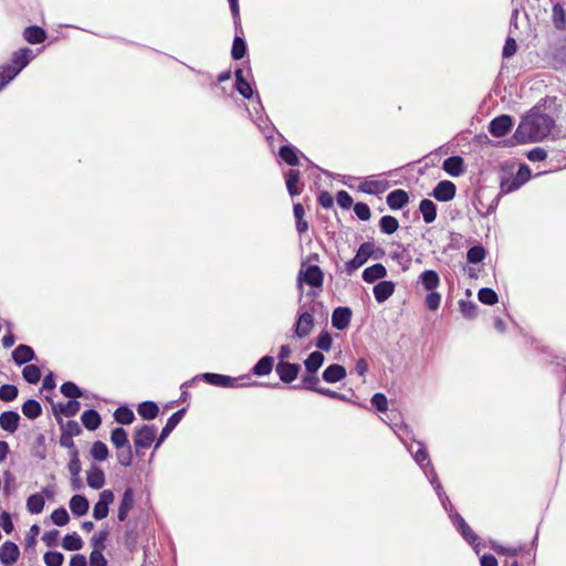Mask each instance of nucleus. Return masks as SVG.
Segmentation results:
<instances>
[{"label":"nucleus","mask_w":566,"mask_h":566,"mask_svg":"<svg viewBox=\"0 0 566 566\" xmlns=\"http://www.w3.org/2000/svg\"><path fill=\"white\" fill-rule=\"evenodd\" d=\"M554 127L555 120L552 116L532 109L521 119L507 145L539 143L551 134Z\"/></svg>","instance_id":"obj_1"},{"label":"nucleus","mask_w":566,"mask_h":566,"mask_svg":"<svg viewBox=\"0 0 566 566\" xmlns=\"http://www.w3.org/2000/svg\"><path fill=\"white\" fill-rule=\"evenodd\" d=\"M302 268H304V263L302 264ZM296 281L297 289L301 294L303 293L304 283L315 289H322L324 282V273L318 265H308L305 270L301 269L298 271ZM301 300L302 295L300 296V301Z\"/></svg>","instance_id":"obj_2"},{"label":"nucleus","mask_w":566,"mask_h":566,"mask_svg":"<svg viewBox=\"0 0 566 566\" xmlns=\"http://www.w3.org/2000/svg\"><path fill=\"white\" fill-rule=\"evenodd\" d=\"M157 428L153 424H143L134 430V446L137 455L140 450L148 449L156 439Z\"/></svg>","instance_id":"obj_3"},{"label":"nucleus","mask_w":566,"mask_h":566,"mask_svg":"<svg viewBox=\"0 0 566 566\" xmlns=\"http://www.w3.org/2000/svg\"><path fill=\"white\" fill-rule=\"evenodd\" d=\"M34 57L33 52L29 48L15 51L11 57V64L4 66L9 70V80H13Z\"/></svg>","instance_id":"obj_4"},{"label":"nucleus","mask_w":566,"mask_h":566,"mask_svg":"<svg viewBox=\"0 0 566 566\" xmlns=\"http://www.w3.org/2000/svg\"><path fill=\"white\" fill-rule=\"evenodd\" d=\"M375 244L374 242H364L358 248L356 255L346 262L345 270L348 275H352L356 270L363 266L367 260L374 254Z\"/></svg>","instance_id":"obj_5"},{"label":"nucleus","mask_w":566,"mask_h":566,"mask_svg":"<svg viewBox=\"0 0 566 566\" xmlns=\"http://www.w3.org/2000/svg\"><path fill=\"white\" fill-rule=\"evenodd\" d=\"M314 327V317L312 313L305 311L298 313L294 324V334L297 338L307 337Z\"/></svg>","instance_id":"obj_6"},{"label":"nucleus","mask_w":566,"mask_h":566,"mask_svg":"<svg viewBox=\"0 0 566 566\" xmlns=\"http://www.w3.org/2000/svg\"><path fill=\"white\" fill-rule=\"evenodd\" d=\"M114 501V493L111 490H103L99 493L98 501L95 503L93 509V516L99 521L108 515V506Z\"/></svg>","instance_id":"obj_7"},{"label":"nucleus","mask_w":566,"mask_h":566,"mask_svg":"<svg viewBox=\"0 0 566 566\" xmlns=\"http://www.w3.org/2000/svg\"><path fill=\"white\" fill-rule=\"evenodd\" d=\"M512 125L513 118L510 115H500L491 120L489 132L494 137H503L511 130Z\"/></svg>","instance_id":"obj_8"},{"label":"nucleus","mask_w":566,"mask_h":566,"mask_svg":"<svg viewBox=\"0 0 566 566\" xmlns=\"http://www.w3.org/2000/svg\"><path fill=\"white\" fill-rule=\"evenodd\" d=\"M300 370L301 366L298 364L289 361H280L275 367L276 374L285 384H290L295 380Z\"/></svg>","instance_id":"obj_9"},{"label":"nucleus","mask_w":566,"mask_h":566,"mask_svg":"<svg viewBox=\"0 0 566 566\" xmlns=\"http://www.w3.org/2000/svg\"><path fill=\"white\" fill-rule=\"evenodd\" d=\"M186 413V409H179L174 412L169 419L167 420L165 427L163 428L159 438L156 441L155 449H158L160 444L168 438V436L172 432V430L178 426Z\"/></svg>","instance_id":"obj_10"},{"label":"nucleus","mask_w":566,"mask_h":566,"mask_svg":"<svg viewBox=\"0 0 566 566\" xmlns=\"http://www.w3.org/2000/svg\"><path fill=\"white\" fill-rule=\"evenodd\" d=\"M455 185L452 181L443 180L438 182L432 191V196L434 199L441 202L450 201L455 196Z\"/></svg>","instance_id":"obj_11"},{"label":"nucleus","mask_w":566,"mask_h":566,"mask_svg":"<svg viewBox=\"0 0 566 566\" xmlns=\"http://www.w3.org/2000/svg\"><path fill=\"white\" fill-rule=\"evenodd\" d=\"M200 377H202L208 384L217 387L234 388L240 386L238 378H232L226 375L205 373Z\"/></svg>","instance_id":"obj_12"},{"label":"nucleus","mask_w":566,"mask_h":566,"mask_svg":"<svg viewBox=\"0 0 566 566\" xmlns=\"http://www.w3.org/2000/svg\"><path fill=\"white\" fill-rule=\"evenodd\" d=\"M20 555L19 547L15 543L7 541L0 546V562L6 566L13 565Z\"/></svg>","instance_id":"obj_13"},{"label":"nucleus","mask_w":566,"mask_h":566,"mask_svg":"<svg viewBox=\"0 0 566 566\" xmlns=\"http://www.w3.org/2000/svg\"><path fill=\"white\" fill-rule=\"evenodd\" d=\"M352 319V310L349 307H336L332 314V325L343 331L348 327Z\"/></svg>","instance_id":"obj_14"},{"label":"nucleus","mask_w":566,"mask_h":566,"mask_svg":"<svg viewBox=\"0 0 566 566\" xmlns=\"http://www.w3.org/2000/svg\"><path fill=\"white\" fill-rule=\"evenodd\" d=\"M81 408V405L77 400H69L67 402H59L52 405L53 413L56 420L61 419L60 415H63L67 418L75 416Z\"/></svg>","instance_id":"obj_15"},{"label":"nucleus","mask_w":566,"mask_h":566,"mask_svg":"<svg viewBox=\"0 0 566 566\" xmlns=\"http://www.w3.org/2000/svg\"><path fill=\"white\" fill-rule=\"evenodd\" d=\"M20 419V415L17 411H3L0 415V428L9 433H14L19 428Z\"/></svg>","instance_id":"obj_16"},{"label":"nucleus","mask_w":566,"mask_h":566,"mask_svg":"<svg viewBox=\"0 0 566 566\" xmlns=\"http://www.w3.org/2000/svg\"><path fill=\"white\" fill-rule=\"evenodd\" d=\"M395 283L392 281H380L378 282L374 289L375 300L381 304L386 302L395 292Z\"/></svg>","instance_id":"obj_17"},{"label":"nucleus","mask_w":566,"mask_h":566,"mask_svg":"<svg viewBox=\"0 0 566 566\" xmlns=\"http://www.w3.org/2000/svg\"><path fill=\"white\" fill-rule=\"evenodd\" d=\"M442 169L452 177H459L464 172V161L460 156H451L444 159Z\"/></svg>","instance_id":"obj_18"},{"label":"nucleus","mask_w":566,"mask_h":566,"mask_svg":"<svg viewBox=\"0 0 566 566\" xmlns=\"http://www.w3.org/2000/svg\"><path fill=\"white\" fill-rule=\"evenodd\" d=\"M12 359L19 366L35 359V354L29 345L20 344L12 352Z\"/></svg>","instance_id":"obj_19"},{"label":"nucleus","mask_w":566,"mask_h":566,"mask_svg":"<svg viewBox=\"0 0 566 566\" xmlns=\"http://www.w3.org/2000/svg\"><path fill=\"white\" fill-rule=\"evenodd\" d=\"M134 506V491L130 488H127L124 491L122 501L118 506L117 517L120 522H124L127 518L128 512Z\"/></svg>","instance_id":"obj_20"},{"label":"nucleus","mask_w":566,"mask_h":566,"mask_svg":"<svg viewBox=\"0 0 566 566\" xmlns=\"http://www.w3.org/2000/svg\"><path fill=\"white\" fill-rule=\"evenodd\" d=\"M347 373L344 366L338 364L329 365L322 375L323 380L326 382H337L346 377Z\"/></svg>","instance_id":"obj_21"},{"label":"nucleus","mask_w":566,"mask_h":566,"mask_svg":"<svg viewBox=\"0 0 566 566\" xmlns=\"http://www.w3.org/2000/svg\"><path fill=\"white\" fill-rule=\"evenodd\" d=\"M386 201L390 209L398 210L408 203L409 197L405 190L396 189L387 196Z\"/></svg>","instance_id":"obj_22"},{"label":"nucleus","mask_w":566,"mask_h":566,"mask_svg":"<svg viewBox=\"0 0 566 566\" xmlns=\"http://www.w3.org/2000/svg\"><path fill=\"white\" fill-rule=\"evenodd\" d=\"M87 484L94 490H99L105 484V474L101 468L93 464L87 471Z\"/></svg>","instance_id":"obj_23"},{"label":"nucleus","mask_w":566,"mask_h":566,"mask_svg":"<svg viewBox=\"0 0 566 566\" xmlns=\"http://www.w3.org/2000/svg\"><path fill=\"white\" fill-rule=\"evenodd\" d=\"M386 275V268L380 263H376L371 266L366 268L361 276L366 283H374L377 280L384 279Z\"/></svg>","instance_id":"obj_24"},{"label":"nucleus","mask_w":566,"mask_h":566,"mask_svg":"<svg viewBox=\"0 0 566 566\" xmlns=\"http://www.w3.org/2000/svg\"><path fill=\"white\" fill-rule=\"evenodd\" d=\"M90 503L84 495L75 494L70 500V510L75 516H83L87 513Z\"/></svg>","instance_id":"obj_25"},{"label":"nucleus","mask_w":566,"mask_h":566,"mask_svg":"<svg viewBox=\"0 0 566 566\" xmlns=\"http://www.w3.org/2000/svg\"><path fill=\"white\" fill-rule=\"evenodd\" d=\"M419 281L424 290L433 291L440 284V276L433 270H426L419 275Z\"/></svg>","instance_id":"obj_26"},{"label":"nucleus","mask_w":566,"mask_h":566,"mask_svg":"<svg viewBox=\"0 0 566 566\" xmlns=\"http://www.w3.org/2000/svg\"><path fill=\"white\" fill-rule=\"evenodd\" d=\"M137 412L144 420H153L158 416L159 408L156 402L147 400L138 405Z\"/></svg>","instance_id":"obj_27"},{"label":"nucleus","mask_w":566,"mask_h":566,"mask_svg":"<svg viewBox=\"0 0 566 566\" xmlns=\"http://www.w3.org/2000/svg\"><path fill=\"white\" fill-rule=\"evenodd\" d=\"M419 210L426 223H432L437 218V206L430 199H422L419 205Z\"/></svg>","instance_id":"obj_28"},{"label":"nucleus","mask_w":566,"mask_h":566,"mask_svg":"<svg viewBox=\"0 0 566 566\" xmlns=\"http://www.w3.org/2000/svg\"><path fill=\"white\" fill-rule=\"evenodd\" d=\"M83 426L91 431L96 430L102 422L99 413L94 409L85 410L81 417Z\"/></svg>","instance_id":"obj_29"},{"label":"nucleus","mask_w":566,"mask_h":566,"mask_svg":"<svg viewBox=\"0 0 566 566\" xmlns=\"http://www.w3.org/2000/svg\"><path fill=\"white\" fill-rule=\"evenodd\" d=\"M279 155L290 166H297L300 164L298 150L292 145L281 146Z\"/></svg>","instance_id":"obj_30"},{"label":"nucleus","mask_w":566,"mask_h":566,"mask_svg":"<svg viewBox=\"0 0 566 566\" xmlns=\"http://www.w3.org/2000/svg\"><path fill=\"white\" fill-rule=\"evenodd\" d=\"M23 36L31 44H40L45 40L46 33L42 28L32 25L25 28Z\"/></svg>","instance_id":"obj_31"},{"label":"nucleus","mask_w":566,"mask_h":566,"mask_svg":"<svg viewBox=\"0 0 566 566\" xmlns=\"http://www.w3.org/2000/svg\"><path fill=\"white\" fill-rule=\"evenodd\" d=\"M324 355L316 350L308 355V357L304 360V366L307 373L316 374V371L321 368L324 363Z\"/></svg>","instance_id":"obj_32"},{"label":"nucleus","mask_w":566,"mask_h":566,"mask_svg":"<svg viewBox=\"0 0 566 566\" xmlns=\"http://www.w3.org/2000/svg\"><path fill=\"white\" fill-rule=\"evenodd\" d=\"M111 442L116 448V450L130 446L128 434L126 430L122 427H117L112 430Z\"/></svg>","instance_id":"obj_33"},{"label":"nucleus","mask_w":566,"mask_h":566,"mask_svg":"<svg viewBox=\"0 0 566 566\" xmlns=\"http://www.w3.org/2000/svg\"><path fill=\"white\" fill-rule=\"evenodd\" d=\"M553 24L557 30H565L566 28V11L560 3H555L552 9Z\"/></svg>","instance_id":"obj_34"},{"label":"nucleus","mask_w":566,"mask_h":566,"mask_svg":"<svg viewBox=\"0 0 566 566\" xmlns=\"http://www.w3.org/2000/svg\"><path fill=\"white\" fill-rule=\"evenodd\" d=\"M247 53V44L242 38V33L235 31V36L232 44L231 55L233 60H241Z\"/></svg>","instance_id":"obj_35"},{"label":"nucleus","mask_w":566,"mask_h":566,"mask_svg":"<svg viewBox=\"0 0 566 566\" xmlns=\"http://www.w3.org/2000/svg\"><path fill=\"white\" fill-rule=\"evenodd\" d=\"M22 413L29 419H36L42 415V407L35 399H28L22 405Z\"/></svg>","instance_id":"obj_36"},{"label":"nucleus","mask_w":566,"mask_h":566,"mask_svg":"<svg viewBox=\"0 0 566 566\" xmlns=\"http://www.w3.org/2000/svg\"><path fill=\"white\" fill-rule=\"evenodd\" d=\"M386 188L387 181L384 180H365L359 186V190L368 195H376L378 192H382Z\"/></svg>","instance_id":"obj_37"},{"label":"nucleus","mask_w":566,"mask_h":566,"mask_svg":"<svg viewBox=\"0 0 566 566\" xmlns=\"http://www.w3.org/2000/svg\"><path fill=\"white\" fill-rule=\"evenodd\" d=\"M274 359L271 356L262 357L253 367L252 371L256 376L269 375L273 369Z\"/></svg>","instance_id":"obj_38"},{"label":"nucleus","mask_w":566,"mask_h":566,"mask_svg":"<svg viewBox=\"0 0 566 566\" xmlns=\"http://www.w3.org/2000/svg\"><path fill=\"white\" fill-rule=\"evenodd\" d=\"M301 172L296 169H291L285 176V184L287 191L291 197L297 196L300 190L296 187V184L300 181Z\"/></svg>","instance_id":"obj_39"},{"label":"nucleus","mask_w":566,"mask_h":566,"mask_svg":"<svg viewBox=\"0 0 566 566\" xmlns=\"http://www.w3.org/2000/svg\"><path fill=\"white\" fill-rule=\"evenodd\" d=\"M45 501L40 493L32 494L27 500V509L31 514H39L43 511Z\"/></svg>","instance_id":"obj_40"},{"label":"nucleus","mask_w":566,"mask_h":566,"mask_svg":"<svg viewBox=\"0 0 566 566\" xmlns=\"http://www.w3.org/2000/svg\"><path fill=\"white\" fill-rule=\"evenodd\" d=\"M114 419L120 424H130L135 420V415L127 406H120L115 410Z\"/></svg>","instance_id":"obj_41"},{"label":"nucleus","mask_w":566,"mask_h":566,"mask_svg":"<svg viewBox=\"0 0 566 566\" xmlns=\"http://www.w3.org/2000/svg\"><path fill=\"white\" fill-rule=\"evenodd\" d=\"M552 57L555 69L566 67V42L555 46Z\"/></svg>","instance_id":"obj_42"},{"label":"nucleus","mask_w":566,"mask_h":566,"mask_svg":"<svg viewBox=\"0 0 566 566\" xmlns=\"http://www.w3.org/2000/svg\"><path fill=\"white\" fill-rule=\"evenodd\" d=\"M318 382H319V378L316 376V374L307 373L306 375H304L302 377L301 385L294 386V388H296V389H306V390H311V391L317 392V389L321 388V387L317 386Z\"/></svg>","instance_id":"obj_43"},{"label":"nucleus","mask_w":566,"mask_h":566,"mask_svg":"<svg viewBox=\"0 0 566 566\" xmlns=\"http://www.w3.org/2000/svg\"><path fill=\"white\" fill-rule=\"evenodd\" d=\"M62 546L66 551H80L83 547V541L77 533L67 534L64 536Z\"/></svg>","instance_id":"obj_44"},{"label":"nucleus","mask_w":566,"mask_h":566,"mask_svg":"<svg viewBox=\"0 0 566 566\" xmlns=\"http://www.w3.org/2000/svg\"><path fill=\"white\" fill-rule=\"evenodd\" d=\"M22 377L29 384H36L41 379V369L33 364L27 365L22 370Z\"/></svg>","instance_id":"obj_45"},{"label":"nucleus","mask_w":566,"mask_h":566,"mask_svg":"<svg viewBox=\"0 0 566 566\" xmlns=\"http://www.w3.org/2000/svg\"><path fill=\"white\" fill-rule=\"evenodd\" d=\"M63 396L70 398L71 400H75L83 396L81 388L74 384L73 381H65L62 384L60 388Z\"/></svg>","instance_id":"obj_46"},{"label":"nucleus","mask_w":566,"mask_h":566,"mask_svg":"<svg viewBox=\"0 0 566 566\" xmlns=\"http://www.w3.org/2000/svg\"><path fill=\"white\" fill-rule=\"evenodd\" d=\"M381 232L392 234L399 228L398 220L392 216H384L379 221Z\"/></svg>","instance_id":"obj_47"},{"label":"nucleus","mask_w":566,"mask_h":566,"mask_svg":"<svg viewBox=\"0 0 566 566\" xmlns=\"http://www.w3.org/2000/svg\"><path fill=\"white\" fill-rule=\"evenodd\" d=\"M91 454L96 461H105L108 458V448L102 441H95L91 448Z\"/></svg>","instance_id":"obj_48"},{"label":"nucleus","mask_w":566,"mask_h":566,"mask_svg":"<svg viewBox=\"0 0 566 566\" xmlns=\"http://www.w3.org/2000/svg\"><path fill=\"white\" fill-rule=\"evenodd\" d=\"M478 298L481 303L486 305H494L499 301L497 294L490 287L480 289Z\"/></svg>","instance_id":"obj_49"},{"label":"nucleus","mask_w":566,"mask_h":566,"mask_svg":"<svg viewBox=\"0 0 566 566\" xmlns=\"http://www.w3.org/2000/svg\"><path fill=\"white\" fill-rule=\"evenodd\" d=\"M485 249L482 245H474L467 252V260L470 263H480L485 258Z\"/></svg>","instance_id":"obj_50"},{"label":"nucleus","mask_w":566,"mask_h":566,"mask_svg":"<svg viewBox=\"0 0 566 566\" xmlns=\"http://www.w3.org/2000/svg\"><path fill=\"white\" fill-rule=\"evenodd\" d=\"M461 314L469 319L474 318L478 315V305L472 301L461 300L459 302Z\"/></svg>","instance_id":"obj_51"},{"label":"nucleus","mask_w":566,"mask_h":566,"mask_svg":"<svg viewBox=\"0 0 566 566\" xmlns=\"http://www.w3.org/2000/svg\"><path fill=\"white\" fill-rule=\"evenodd\" d=\"M57 421L61 424V430L64 434L75 437L82 432L80 424L75 420H67L65 423H63L62 419H59Z\"/></svg>","instance_id":"obj_52"},{"label":"nucleus","mask_w":566,"mask_h":566,"mask_svg":"<svg viewBox=\"0 0 566 566\" xmlns=\"http://www.w3.org/2000/svg\"><path fill=\"white\" fill-rule=\"evenodd\" d=\"M19 390L14 385H2L0 387V400L4 402L13 401L18 397Z\"/></svg>","instance_id":"obj_53"},{"label":"nucleus","mask_w":566,"mask_h":566,"mask_svg":"<svg viewBox=\"0 0 566 566\" xmlns=\"http://www.w3.org/2000/svg\"><path fill=\"white\" fill-rule=\"evenodd\" d=\"M117 461L123 467H130L133 463L132 446L118 449L116 453Z\"/></svg>","instance_id":"obj_54"},{"label":"nucleus","mask_w":566,"mask_h":566,"mask_svg":"<svg viewBox=\"0 0 566 566\" xmlns=\"http://www.w3.org/2000/svg\"><path fill=\"white\" fill-rule=\"evenodd\" d=\"M460 533L462 537L473 547L475 553H479L480 538L472 531V528L469 525H467V527H464V530H462Z\"/></svg>","instance_id":"obj_55"},{"label":"nucleus","mask_w":566,"mask_h":566,"mask_svg":"<svg viewBox=\"0 0 566 566\" xmlns=\"http://www.w3.org/2000/svg\"><path fill=\"white\" fill-rule=\"evenodd\" d=\"M51 520L55 525L64 526L69 523L70 516L64 507H59L52 512Z\"/></svg>","instance_id":"obj_56"},{"label":"nucleus","mask_w":566,"mask_h":566,"mask_svg":"<svg viewBox=\"0 0 566 566\" xmlns=\"http://www.w3.org/2000/svg\"><path fill=\"white\" fill-rule=\"evenodd\" d=\"M333 345V337L327 331L319 333L316 339V347L324 352H329Z\"/></svg>","instance_id":"obj_57"},{"label":"nucleus","mask_w":566,"mask_h":566,"mask_svg":"<svg viewBox=\"0 0 566 566\" xmlns=\"http://www.w3.org/2000/svg\"><path fill=\"white\" fill-rule=\"evenodd\" d=\"M108 535L109 533L106 528L94 534L93 537L91 538V544L94 547L93 549L103 551L105 548V542Z\"/></svg>","instance_id":"obj_58"},{"label":"nucleus","mask_w":566,"mask_h":566,"mask_svg":"<svg viewBox=\"0 0 566 566\" xmlns=\"http://www.w3.org/2000/svg\"><path fill=\"white\" fill-rule=\"evenodd\" d=\"M81 470L82 467L78 458V450L76 448H73V451L71 452V460L69 463V471L72 476H77Z\"/></svg>","instance_id":"obj_59"},{"label":"nucleus","mask_w":566,"mask_h":566,"mask_svg":"<svg viewBox=\"0 0 566 566\" xmlns=\"http://www.w3.org/2000/svg\"><path fill=\"white\" fill-rule=\"evenodd\" d=\"M491 547L495 553H497L500 555H504V556H517L520 554V552H522V549H523L522 546L505 547V546L496 544V543H492Z\"/></svg>","instance_id":"obj_60"},{"label":"nucleus","mask_w":566,"mask_h":566,"mask_svg":"<svg viewBox=\"0 0 566 566\" xmlns=\"http://www.w3.org/2000/svg\"><path fill=\"white\" fill-rule=\"evenodd\" d=\"M43 559L46 566H62L64 556L60 552H46Z\"/></svg>","instance_id":"obj_61"},{"label":"nucleus","mask_w":566,"mask_h":566,"mask_svg":"<svg viewBox=\"0 0 566 566\" xmlns=\"http://www.w3.org/2000/svg\"><path fill=\"white\" fill-rule=\"evenodd\" d=\"M441 302V295L438 292L430 291L426 296L424 303L428 310L436 311L439 308Z\"/></svg>","instance_id":"obj_62"},{"label":"nucleus","mask_w":566,"mask_h":566,"mask_svg":"<svg viewBox=\"0 0 566 566\" xmlns=\"http://www.w3.org/2000/svg\"><path fill=\"white\" fill-rule=\"evenodd\" d=\"M354 212L359 220L367 221L370 219V209L368 205L364 202H357L354 206Z\"/></svg>","instance_id":"obj_63"},{"label":"nucleus","mask_w":566,"mask_h":566,"mask_svg":"<svg viewBox=\"0 0 566 566\" xmlns=\"http://www.w3.org/2000/svg\"><path fill=\"white\" fill-rule=\"evenodd\" d=\"M90 566H107V560L102 551L93 549L90 555Z\"/></svg>","instance_id":"obj_64"}]
</instances>
